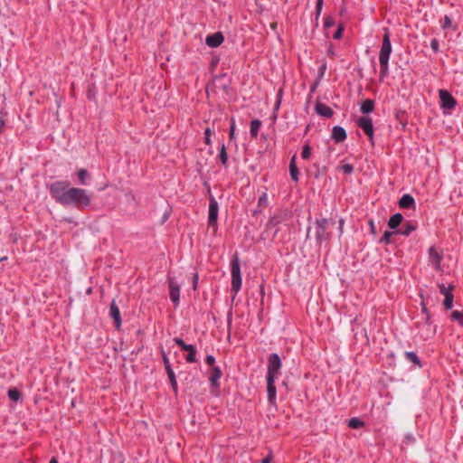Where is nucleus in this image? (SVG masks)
Wrapping results in <instances>:
<instances>
[{
  "instance_id": "nucleus-32",
  "label": "nucleus",
  "mask_w": 463,
  "mask_h": 463,
  "mask_svg": "<svg viewBox=\"0 0 463 463\" xmlns=\"http://www.w3.org/2000/svg\"><path fill=\"white\" fill-rule=\"evenodd\" d=\"M311 155V147L309 145H305L303 146V150L301 153V156L303 159L307 160L310 157Z\"/></svg>"
},
{
  "instance_id": "nucleus-21",
  "label": "nucleus",
  "mask_w": 463,
  "mask_h": 463,
  "mask_svg": "<svg viewBox=\"0 0 463 463\" xmlns=\"http://www.w3.org/2000/svg\"><path fill=\"white\" fill-rule=\"evenodd\" d=\"M374 109V102L372 99H365L361 105V111L364 114L371 113Z\"/></svg>"
},
{
  "instance_id": "nucleus-15",
  "label": "nucleus",
  "mask_w": 463,
  "mask_h": 463,
  "mask_svg": "<svg viewBox=\"0 0 463 463\" xmlns=\"http://www.w3.org/2000/svg\"><path fill=\"white\" fill-rule=\"evenodd\" d=\"M316 111L318 115L322 116V117H326V118H330L333 116V109L326 106V104L324 103H320L318 102L317 105H316Z\"/></svg>"
},
{
  "instance_id": "nucleus-18",
  "label": "nucleus",
  "mask_w": 463,
  "mask_h": 463,
  "mask_svg": "<svg viewBox=\"0 0 463 463\" xmlns=\"http://www.w3.org/2000/svg\"><path fill=\"white\" fill-rule=\"evenodd\" d=\"M222 373L219 367H213L210 375V382L213 386H219V380L221 379Z\"/></svg>"
},
{
  "instance_id": "nucleus-26",
  "label": "nucleus",
  "mask_w": 463,
  "mask_h": 463,
  "mask_svg": "<svg viewBox=\"0 0 463 463\" xmlns=\"http://www.w3.org/2000/svg\"><path fill=\"white\" fill-rule=\"evenodd\" d=\"M20 396L21 393L16 388H13L8 391V397L13 402H20Z\"/></svg>"
},
{
  "instance_id": "nucleus-5",
  "label": "nucleus",
  "mask_w": 463,
  "mask_h": 463,
  "mask_svg": "<svg viewBox=\"0 0 463 463\" xmlns=\"http://www.w3.org/2000/svg\"><path fill=\"white\" fill-rule=\"evenodd\" d=\"M281 369V360L277 354H271L269 357L267 380L276 379Z\"/></svg>"
},
{
  "instance_id": "nucleus-50",
  "label": "nucleus",
  "mask_w": 463,
  "mask_h": 463,
  "mask_svg": "<svg viewBox=\"0 0 463 463\" xmlns=\"http://www.w3.org/2000/svg\"><path fill=\"white\" fill-rule=\"evenodd\" d=\"M325 71H326V65H323V66L320 68V72H321V74H322V75L324 74Z\"/></svg>"
},
{
  "instance_id": "nucleus-37",
  "label": "nucleus",
  "mask_w": 463,
  "mask_h": 463,
  "mask_svg": "<svg viewBox=\"0 0 463 463\" xmlns=\"http://www.w3.org/2000/svg\"><path fill=\"white\" fill-rule=\"evenodd\" d=\"M175 343L180 346L184 351H185L186 349L190 348L189 345H186L181 338H175L174 339Z\"/></svg>"
},
{
  "instance_id": "nucleus-8",
  "label": "nucleus",
  "mask_w": 463,
  "mask_h": 463,
  "mask_svg": "<svg viewBox=\"0 0 463 463\" xmlns=\"http://www.w3.org/2000/svg\"><path fill=\"white\" fill-rule=\"evenodd\" d=\"M439 99H440L441 107L443 109L450 110L455 108L456 100L449 91H447L445 90H439Z\"/></svg>"
},
{
  "instance_id": "nucleus-47",
  "label": "nucleus",
  "mask_w": 463,
  "mask_h": 463,
  "mask_svg": "<svg viewBox=\"0 0 463 463\" xmlns=\"http://www.w3.org/2000/svg\"><path fill=\"white\" fill-rule=\"evenodd\" d=\"M197 280H198V275H197V274H194V278H193V284H194V289L196 288Z\"/></svg>"
},
{
  "instance_id": "nucleus-27",
  "label": "nucleus",
  "mask_w": 463,
  "mask_h": 463,
  "mask_svg": "<svg viewBox=\"0 0 463 463\" xmlns=\"http://www.w3.org/2000/svg\"><path fill=\"white\" fill-rule=\"evenodd\" d=\"M348 426L351 428V429H359L361 428L362 426H364V421L361 420L360 419L358 418H352L349 420L348 421Z\"/></svg>"
},
{
  "instance_id": "nucleus-46",
  "label": "nucleus",
  "mask_w": 463,
  "mask_h": 463,
  "mask_svg": "<svg viewBox=\"0 0 463 463\" xmlns=\"http://www.w3.org/2000/svg\"><path fill=\"white\" fill-rule=\"evenodd\" d=\"M272 461V455L269 454L265 458L262 459L261 463H270Z\"/></svg>"
},
{
  "instance_id": "nucleus-36",
  "label": "nucleus",
  "mask_w": 463,
  "mask_h": 463,
  "mask_svg": "<svg viewBox=\"0 0 463 463\" xmlns=\"http://www.w3.org/2000/svg\"><path fill=\"white\" fill-rule=\"evenodd\" d=\"M439 291L442 295L447 296V294H450L451 293V290L453 288V287L449 286V288H447L445 285L441 284L439 286Z\"/></svg>"
},
{
  "instance_id": "nucleus-9",
  "label": "nucleus",
  "mask_w": 463,
  "mask_h": 463,
  "mask_svg": "<svg viewBox=\"0 0 463 463\" xmlns=\"http://www.w3.org/2000/svg\"><path fill=\"white\" fill-rule=\"evenodd\" d=\"M442 255L434 248L429 249V263L437 270H440Z\"/></svg>"
},
{
  "instance_id": "nucleus-24",
  "label": "nucleus",
  "mask_w": 463,
  "mask_h": 463,
  "mask_svg": "<svg viewBox=\"0 0 463 463\" xmlns=\"http://www.w3.org/2000/svg\"><path fill=\"white\" fill-rule=\"evenodd\" d=\"M260 126L261 122L259 119H254L251 121L250 135L252 136V137H257Z\"/></svg>"
},
{
  "instance_id": "nucleus-40",
  "label": "nucleus",
  "mask_w": 463,
  "mask_h": 463,
  "mask_svg": "<svg viewBox=\"0 0 463 463\" xmlns=\"http://www.w3.org/2000/svg\"><path fill=\"white\" fill-rule=\"evenodd\" d=\"M211 135H212V131H211V129H210L209 128H206V129H205V143H206L207 145H210V144H211V138H210Z\"/></svg>"
},
{
  "instance_id": "nucleus-11",
  "label": "nucleus",
  "mask_w": 463,
  "mask_h": 463,
  "mask_svg": "<svg viewBox=\"0 0 463 463\" xmlns=\"http://www.w3.org/2000/svg\"><path fill=\"white\" fill-rule=\"evenodd\" d=\"M109 316L114 320L116 327L119 328L121 326V317L119 308L117 306L115 300H113L110 304Z\"/></svg>"
},
{
  "instance_id": "nucleus-35",
  "label": "nucleus",
  "mask_w": 463,
  "mask_h": 463,
  "mask_svg": "<svg viewBox=\"0 0 463 463\" xmlns=\"http://www.w3.org/2000/svg\"><path fill=\"white\" fill-rule=\"evenodd\" d=\"M340 169L345 174L349 175V174L353 173L354 166L352 165H350V164H344V165H340Z\"/></svg>"
},
{
  "instance_id": "nucleus-29",
  "label": "nucleus",
  "mask_w": 463,
  "mask_h": 463,
  "mask_svg": "<svg viewBox=\"0 0 463 463\" xmlns=\"http://www.w3.org/2000/svg\"><path fill=\"white\" fill-rule=\"evenodd\" d=\"M405 357L409 362H411L415 364H420V360L417 356V354L413 352H406Z\"/></svg>"
},
{
  "instance_id": "nucleus-2",
  "label": "nucleus",
  "mask_w": 463,
  "mask_h": 463,
  "mask_svg": "<svg viewBox=\"0 0 463 463\" xmlns=\"http://www.w3.org/2000/svg\"><path fill=\"white\" fill-rule=\"evenodd\" d=\"M392 52V43L390 40V33L385 30L383 37V43L379 53L380 73L381 77L387 76L389 72V59Z\"/></svg>"
},
{
  "instance_id": "nucleus-48",
  "label": "nucleus",
  "mask_w": 463,
  "mask_h": 463,
  "mask_svg": "<svg viewBox=\"0 0 463 463\" xmlns=\"http://www.w3.org/2000/svg\"><path fill=\"white\" fill-rule=\"evenodd\" d=\"M333 24V22L330 18H326L325 21V26L329 27Z\"/></svg>"
},
{
  "instance_id": "nucleus-16",
  "label": "nucleus",
  "mask_w": 463,
  "mask_h": 463,
  "mask_svg": "<svg viewBox=\"0 0 463 463\" xmlns=\"http://www.w3.org/2000/svg\"><path fill=\"white\" fill-rule=\"evenodd\" d=\"M275 380L276 379H272V381L267 380L268 399L270 403H274L276 400Z\"/></svg>"
},
{
  "instance_id": "nucleus-12",
  "label": "nucleus",
  "mask_w": 463,
  "mask_h": 463,
  "mask_svg": "<svg viewBox=\"0 0 463 463\" xmlns=\"http://www.w3.org/2000/svg\"><path fill=\"white\" fill-rule=\"evenodd\" d=\"M223 42V35L222 33H215L208 35L205 39V43L208 46L215 48L222 44Z\"/></svg>"
},
{
  "instance_id": "nucleus-13",
  "label": "nucleus",
  "mask_w": 463,
  "mask_h": 463,
  "mask_svg": "<svg viewBox=\"0 0 463 463\" xmlns=\"http://www.w3.org/2000/svg\"><path fill=\"white\" fill-rule=\"evenodd\" d=\"M163 361L171 384L174 387V389H175L177 384L175 375L171 368L169 358L165 353H163Z\"/></svg>"
},
{
  "instance_id": "nucleus-10",
  "label": "nucleus",
  "mask_w": 463,
  "mask_h": 463,
  "mask_svg": "<svg viewBox=\"0 0 463 463\" xmlns=\"http://www.w3.org/2000/svg\"><path fill=\"white\" fill-rule=\"evenodd\" d=\"M169 296L175 305H178L180 298V286L169 278Z\"/></svg>"
},
{
  "instance_id": "nucleus-41",
  "label": "nucleus",
  "mask_w": 463,
  "mask_h": 463,
  "mask_svg": "<svg viewBox=\"0 0 463 463\" xmlns=\"http://www.w3.org/2000/svg\"><path fill=\"white\" fill-rule=\"evenodd\" d=\"M322 7H323V0H317V6H316V10H317V14L319 15L321 11H322Z\"/></svg>"
},
{
  "instance_id": "nucleus-34",
  "label": "nucleus",
  "mask_w": 463,
  "mask_h": 463,
  "mask_svg": "<svg viewBox=\"0 0 463 463\" xmlns=\"http://www.w3.org/2000/svg\"><path fill=\"white\" fill-rule=\"evenodd\" d=\"M451 25H452V20L448 15H445L441 22V27L443 29H447V28L451 27Z\"/></svg>"
},
{
  "instance_id": "nucleus-20",
  "label": "nucleus",
  "mask_w": 463,
  "mask_h": 463,
  "mask_svg": "<svg viewBox=\"0 0 463 463\" xmlns=\"http://www.w3.org/2000/svg\"><path fill=\"white\" fill-rule=\"evenodd\" d=\"M402 220L403 217L401 213H395L390 218L388 226L391 229H396L402 223Z\"/></svg>"
},
{
  "instance_id": "nucleus-22",
  "label": "nucleus",
  "mask_w": 463,
  "mask_h": 463,
  "mask_svg": "<svg viewBox=\"0 0 463 463\" xmlns=\"http://www.w3.org/2000/svg\"><path fill=\"white\" fill-rule=\"evenodd\" d=\"M289 172H290L291 178L294 181H298V170L296 165V156H295L290 160Z\"/></svg>"
},
{
  "instance_id": "nucleus-4",
  "label": "nucleus",
  "mask_w": 463,
  "mask_h": 463,
  "mask_svg": "<svg viewBox=\"0 0 463 463\" xmlns=\"http://www.w3.org/2000/svg\"><path fill=\"white\" fill-rule=\"evenodd\" d=\"M232 290L237 294L241 288V274L239 258L234 256L231 260Z\"/></svg>"
},
{
  "instance_id": "nucleus-42",
  "label": "nucleus",
  "mask_w": 463,
  "mask_h": 463,
  "mask_svg": "<svg viewBox=\"0 0 463 463\" xmlns=\"http://www.w3.org/2000/svg\"><path fill=\"white\" fill-rule=\"evenodd\" d=\"M342 32H343V27H342V26H340V27L337 29V31L335 33V34H334V38H335V39H340V38H341V36H342Z\"/></svg>"
},
{
  "instance_id": "nucleus-25",
  "label": "nucleus",
  "mask_w": 463,
  "mask_h": 463,
  "mask_svg": "<svg viewBox=\"0 0 463 463\" xmlns=\"http://www.w3.org/2000/svg\"><path fill=\"white\" fill-rule=\"evenodd\" d=\"M190 348L186 349L185 351L188 352V354L186 355V361L188 363H194L196 361L195 354H196V349L194 345H190Z\"/></svg>"
},
{
  "instance_id": "nucleus-49",
  "label": "nucleus",
  "mask_w": 463,
  "mask_h": 463,
  "mask_svg": "<svg viewBox=\"0 0 463 463\" xmlns=\"http://www.w3.org/2000/svg\"><path fill=\"white\" fill-rule=\"evenodd\" d=\"M370 226H371V229H372V232H374V223L373 221H370Z\"/></svg>"
},
{
  "instance_id": "nucleus-14",
  "label": "nucleus",
  "mask_w": 463,
  "mask_h": 463,
  "mask_svg": "<svg viewBox=\"0 0 463 463\" xmlns=\"http://www.w3.org/2000/svg\"><path fill=\"white\" fill-rule=\"evenodd\" d=\"M332 138L336 143H341V142L345 141L346 139L345 130L342 127H339V126L334 127L333 130H332Z\"/></svg>"
},
{
  "instance_id": "nucleus-7",
  "label": "nucleus",
  "mask_w": 463,
  "mask_h": 463,
  "mask_svg": "<svg viewBox=\"0 0 463 463\" xmlns=\"http://www.w3.org/2000/svg\"><path fill=\"white\" fill-rule=\"evenodd\" d=\"M356 124L369 138L372 139L373 137V126L371 118L365 116L361 117L357 119Z\"/></svg>"
},
{
  "instance_id": "nucleus-23",
  "label": "nucleus",
  "mask_w": 463,
  "mask_h": 463,
  "mask_svg": "<svg viewBox=\"0 0 463 463\" xmlns=\"http://www.w3.org/2000/svg\"><path fill=\"white\" fill-rule=\"evenodd\" d=\"M416 226L411 222H406L397 232L409 236L413 231H415Z\"/></svg>"
},
{
  "instance_id": "nucleus-39",
  "label": "nucleus",
  "mask_w": 463,
  "mask_h": 463,
  "mask_svg": "<svg viewBox=\"0 0 463 463\" xmlns=\"http://www.w3.org/2000/svg\"><path fill=\"white\" fill-rule=\"evenodd\" d=\"M205 362L208 365L214 367L213 364H214V362H215V358L213 356V355H207L206 358H205Z\"/></svg>"
},
{
  "instance_id": "nucleus-17",
  "label": "nucleus",
  "mask_w": 463,
  "mask_h": 463,
  "mask_svg": "<svg viewBox=\"0 0 463 463\" xmlns=\"http://www.w3.org/2000/svg\"><path fill=\"white\" fill-rule=\"evenodd\" d=\"M414 204V198L410 194H403L399 201V206L403 209L411 208Z\"/></svg>"
},
{
  "instance_id": "nucleus-51",
  "label": "nucleus",
  "mask_w": 463,
  "mask_h": 463,
  "mask_svg": "<svg viewBox=\"0 0 463 463\" xmlns=\"http://www.w3.org/2000/svg\"><path fill=\"white\" fill-rule=\"evenodd\" d=\"M50 463H59L58 460L55 458H52L50 461Z\"/></svg>"
},
{
  "instance_id": "nucleus-19",
  "label": "nucleus",
  "mask_w": 463,
  "mask_h": 463,
  "mask_svg": "<svg viewBox=\"0 0 463 463\" xmlns=\"http://www.w3.org/2000/svg\"><path fill=\"white\" fill-rule=\"evenodd\" d=\"M77 176H78V179H79V184H82V185L87 184L89 180H90V175L89 172L86 169H83V168L78 170Z\"/></svg>"
},
{
  "instance_id": "nucleus-45",
  "label": "nucleus",
  "mask_w": 463,
  "mask_h": 463,
  "mask_svg": "<svg viewBox=\"0 0 463 463\" xmlns=\"http://www.w3.org/2000/svg\"><path fill=\"white\" fill-rule=\"evenodd\" d=\"M343 226H344V220L340 219L339 220V226H338L339 236H341L342 233H343Z\"/></svg>"
},
{
  "instance_id": "nucleus-30",
  "label": "nucleus",
  "mask_w": 463,
  "mask_h": 463,
  "mask_svg": "<svg viewBox=\"0 0 463 463\" xmlns=\"http://www.w3.org/2000/svg\"><path fill=\"white\" fill-rule=\"evenodd\" d=\"M451 318L458 321L460 325H463V311L454 310L451 313Z\"/></svg>"
},
{
  "instance_id": "nucleus-33",
  "label": "nucleus",
  "mask_w": 463,
  "mask_h": 463,
  "mask_svg": "<svg viewBox=\"0 0 463 463\" xmlns=\"http://www.w3.org/2000/svg\"><path fill=\"white\" fill-rule=\"evenodd\" d=\"M393 233H394V232H388V231H386V232L383 233V237H382V239H381V241H381V242H384V243H386V244L390 243V242H391V238H392V236L393 235Z\"/></svg>"
},
{
  "instance_id": "nucleus-31",
  "label": "nucleus",
  "mask_w": 463,
  "mask_h": 463,
  "mask_svg": "<svg viewBox=\"0 0 463 463\" xmlns=\"http://www.w3.org/2000/svg\"><path fill=\"white\" fill-rule=\"evenodd\" d=\"M452 304H453V295H452V293L447 294V296H445V299H444V302H443V305H444L445 308L446 309H450L452 307Z\"/></svg>"
},
{
  "instance_id": "nucleus-1",
  "label": "nucleus",
  "mask_w": 463,
  "mask_h": 463,
  "mask_svg": "<svg viewBox=\"0 0 463 463\" xmlns=\"http://www.w3.org/2000/svg\"><path fill=\"white\" fill-rule=\"evenodd\" d=\"M52 198L62 205H73L77 209H86L90 205L91 194L85 189L71 187L67 181H57L51 184Z\"/></svg>"
},
{
  "instance_id": "nucleus-38",
  "label": "nucleus",
  "mask_w": 463,
  "mask_h": 463,
  "mask_svg": "<svg viewBox=\"0 0 463 463\" xmlns=\"http://www.w3.org/2000/svg\"><path fill=\"white\" fill-rule=\"evenodd\" d=\"M234 133H235V121H234V118H232L231 120V128H230V139H233L234 138Z\"/></svg>"
},
{
  "instance_id": "nucleus-28",
  "label": "nucleus",
  "mask_w": 463,
  "mask_h": 463,
  "mask_svg": "<svg viewBox=\"0 0 463 463\" xmlns=\"http://www.w3.org/2000/svg\"><path fill=\"white\" fill-rule=\"evenodd\" d=\"M219 158L222 165H225L227 164L228 156H227L225 146L223 144L222 145L221 149H220Z\"/></svg>"
},
{
  "instance_id": "nucleus-44",
  "label": "nucleus",
  "mask_w": 463,
  "mask_h": 463,
  "mask_svg": "<svg viewBox=\"0 0 463 463\" xmlns=\"http://www.w3.org/2000/svg\"><path fill=\"white\" fill-rule=\"evenodd\" d=\"M430 46L431 48L434 50V51H438V48H439V43H438V41L436 39H433L430 43Z\"/></svg>"
},
{
  "instance_id": "nucleus-43",
  "label": "nucleus",
  "mask_w": 463,
  "mask_h": 463,
  "mask_svg": "<svg viewBox=\"0 0 463 463\" xmlns=\"http://www.w3.org/2000/svg\"><path fill=\"white\" fill-rule=\"evenodd\" d=\"M5 114L0 112V132L2 131V128L5 126Z\"/></svg>"
},
{
  "instance_id": "nucleus-3",
  "label": "nucleus",
  "mask_w": 463,
  "mask_h": 463,
  "mask_svg": "<svg viewBox=\"0 0 463 463\" xmlns=\"http://www.w3.org/2000/svg\"><path fill=\"white\" fill-rule=\"evenodd\" d=\"M335 221L332 218L317 220L316 222V239L321 244L330 240L332 232L331 229L335 227Z\"/></svg>"
},
{
  "instance_id": "nucleus-6",
  "label": "nucleus",
  "mask_w": 463,
  "mask_h": 463,
  "mask_svg": "<svg viewBox=\"0 0 463 463\" xmlns=\"http://www.w3.org/2000/svg\"><path fill=\"white\" fill-rule=\"evenodd\" d=\"M218 212V203L213 197H211L209 203L208 225L209 227H213L214 230L217 226Z\"/></svg>"
}]
</instances>
